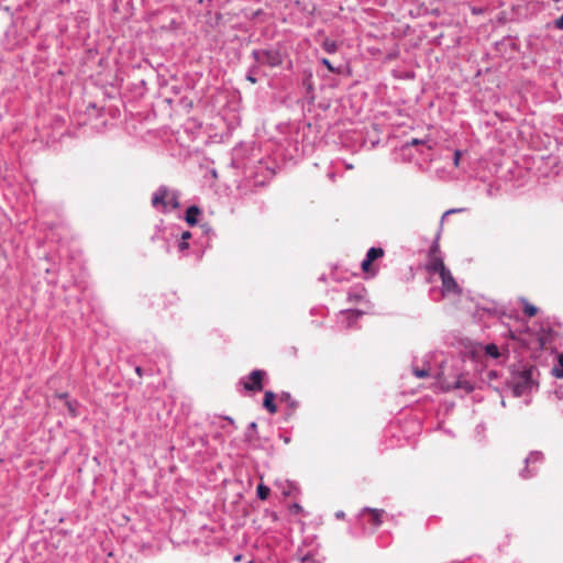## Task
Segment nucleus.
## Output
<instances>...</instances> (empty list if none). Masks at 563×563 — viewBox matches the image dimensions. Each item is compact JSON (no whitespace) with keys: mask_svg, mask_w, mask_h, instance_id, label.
<instances>
[{"mask_svg":"<svg viewBox=\"0 0 563 563\" xmlns=\"http://www.w3.org/2000/svg\"><path fill=\"white\" fill-rule=\"evenodd\" d=\"M537 372V368L532 365L522 366V368L512 372L510 385L516 397L527 395L537 388L538 383L534 379Z\"/></svg>","mask_w":563,"mask_h":563,"instance_id":"f257e3e1","label":"nucleus"},{"mask_svg":"<svg viewBox=\"0 0 563 563\" xmlns=\"http://www.w3.org/2000/svg\"><path fill=\"white\" fill-rule=\"evenodd\" d=\"M152 206L163 213L178 209L180 207L179 192L162 185L152 196Z\"/></svg>","mask_w":563,"mask_h":563,"instance_id":"f03ea898","label":"nucleus"},{"mask_svg":"<svg viewBox=\"0 0 563 563\" xmlns=\"http://www.w3.org/2000/svg\"><path fill=\"white\" fill-rule=\"evenodd\" d=\"M251 55L258 65H265L274 68L283 64V55L277 48L253 49Z\"/></svg>","mask_w":563,"mask_h":563,"instance_id":"7ed1b4c3","label":"nucleus"},{"mask_svg":"<svg viewBox=\"0 0 563 563\" xmlns=\"http://www.w3.org/2000/svg\"><path fill=\"white\" fill-rule=\"evenodd\" d=\"M266 375V372L263 369H254L249 375L243 376L239 380V385L243 386V389L246 391H261Z\"/></svg>","mask_w":563,"mask_h":563,"instance_id":"20e7f679","label":"nucleus"},{"mask_svg":"<svg viewBox=\"0 0 563 563\" xmlns=\"http://www.w3.org/2000/svg\"><path fill=\"white\" fill-rule=\"evenodd\" d=\"M440 278L442 282V294L444 296L450 294L457 295L461 292V288L449 269L441 273Z\"/></svg>","mask_w":563,"mask_h":563,"instance_id":"39448f33","label":"nucleus"},{"mask_svg":"<svg viewBox=\"0 0 563 563\" xmlns=\"http://www.w3.org/2000/svg\"><path fill=\"white\" fill-rule=\"evenodd\" d=\"M542 460H543V455L541 452H538V451L531 452L525 459L526 467L520 472V477H522L525 479L532 477L537 473V468L536 467L530 468L529 465L540 463V462H542Z\"/></svg>","mask_w":563,"mask_h":563,"instance_id":"423d86ee","label":"nucleus"},{"mask_svg":"<svg viewBox=\"0 0 563 563\" xmlns=\"http://www.w3.org/2000/svg\"><path fill=\"white\" fill-rule=\"evenodd\" d=\"M365 514H368L369 515V520L368 522L374 527V528H377L382 525L383 522V516L385 514V511L383 509H376V508H369V507H365L362 509V516H364Z\"/></svg>","mask_w":563,"mask_h":563,"instance_id":"0eeeda50","label":"nucleus"},{"mask_svg":"<svg viewBox=\"0 0 563 563\" xmlns=\"http://www.w3.org/2000/svg\"><path fill=\"white\" fill-rule=\"evenodd\" d=\"M426 269L429 273H438L439 275L446 271L442 256H428Z\"/></svg>","mask_w":563,"mask_h":563,"instance_id":"6e6552de","label":"nucleus"},{"mask_svg":"<svg viewBox=\"0 0 563 563\" xmlns=\"http://www.w3.org/2000/svg\"><path fill=\"white\" fill-rule=\"evenodd\" d=\"M279 401L287 405L288 411L286 412V417L290 418L295 413L296 409L298 408V401L296 399H294L292 396L290 395V393H288V391L280 393Z\"/></svg>","mask_w":563,"mask_h":563,"instance_id":"1a4fd4ad","label":"nucleus"},{"mask_svg":"<svg viewBox=\"0 0 563 563\" xmlns=\"http://www.w3.org/2000/svg\"><path fill=\"white\" fill-rule=\"evenodd\" d=\"M276 395L272 390H266L264 394L263 406L272 415L277 412V406L275 404Z\"/></svg>","mask_w":563,"mask_h":563,"instance_id":"9d476101","label":"nucleus"},{"mask_svg":"<svg viewBox=\"0 0 563 563\" xmlns=\"http://www.w3.org/2000/svg\"><path fill=\"white\" fill-rule=\"evenodd\" d=\"M453 388L455 389H463L464 391L466 393H471L474 390V385L472 382H470L468 379H466L465 377L463 376H460L456 382L454 383V386Z\"/></svg>","mask_w":563,"mask_h":563,"instance_id":"9b49d317","label":"nucleus"},{"mask_svg":"<svg viewBox=\"0 0 563 563\" xmlns=\"http://www.w3.org/2000/svg\"><path fill=\"white\" fill-rule=\"evenodd\" d=\"M200 210L197 206H190L186 211V221L189 225H195L197 223V217L199 216Z\"/></svg>","mask_w":563,"mask_h":563,"instance_id":"f8f14e48","label":"nucleus"},{"mask_svg":"<svg viewBox=\"0 0 563 563\" xmlns=\"http://www.w3.org/2000/svg\"><path fill=\"white\" fill-rule=\"evenodd\" d=\"M384 255V250L382 247H371L367 253H366V256L372 263L382 257Z\"/></svg>","mask_w":563,"mask_h":563,"instance_id":"ddd939ff","label":"nucleus"},{"mask_svg":"<svg viewBox=\"0 0 563 563\" xmlns=\"http://www.w3.org/2000/svg\"><path fill=\"white\" fill-rule=\"evenodd\" d=\"M322 48L328 53V54H333L336 52L338 49V44L335 41L333 40H330V38H325L323 42H322Z\"/></svg>","mask_w":563,"mask_h":563,"instance_id":"4468645a","label":"nucleus"},{"mask_svg":"<svg viewBox=\"0 0 563 563\" xmlns=\"http://www.w3.org/2000/svg\"><path fill=\"white\" fill-rule=\"evenodd\" d=\"M258 68H260V65L257 63H255L254 65H252L249 70H247V74H246V79L252 82V84H256L257 82V78L255 77V75L258 73Z\"/></svg>","mask_w":563,"mask_h":563,"instance_id":"2eb2a0df","label":"nucleus"},{"mask_svg":"<svg viewBox=\"0 0 563 563\" xmlns=\"http://www.w3.org/2000/svg\"><path fill=\"white\" fill-rule=\"evenodd\" d=\"M269 493H271V489L268 486L264 485V484H260L257 485V488H256V495L257 497L261 499V500H265L268 498L269 496Z\"/></svg>","mask_w":563,"mask_h":563,"instance_id":"dca6fc26","label":"nucleus"},{"mask_svg":"<svg viewBox=\"0 0 563 563\" xmlns=\"http://www.w3.org/2000/svg\"><path fill=\"white\" fill-rule=\"evenodd\" d=\"M364 288L356 289L355 291L350 290L347 294V298L350 301L360 300L364 297Z\"/></svg>","mask_w":563,"mask_h":563,"instance_id":"f3484780","label":"nucleus"},{"mask_svg":"<svg viewBox=\"0 0 563 563\" xmlns=\"http://www.w3.org/2000/svg\"><path fill=\"white\" fill-rule=\"evenodd\" d=\"M523 302V311L527 316L533 317L537 314L538 309L533 305L529 303L526 299L521 300Z\"/></svg>","mask_w":563,"mask_h":563,"instance_id":"a211bd4d","label":"nucleus"},{"mask_svg":"<svg viewBox=\"0 0 563 563\" xmlns=\"http://www.w3.org/2000/svg\"><path fill=\"white\" fill-rule=\"evenodd\" d=\"M428 256H441L440 246L438 240H435L428 252Z\"/></svg>","mask_w":563,"mask_h":563,"instance_id":"6ab92c4d","label":"nucleus"},{"mask_svg":"<svg viewBox=\"0 0 563 563\" xmlns=\"http://www.w3.org/2000/svg\"><path fill=\"white\" fill-rule=\"evenodd\" d=\"M413 375L418 378H427L430 376L429 368H413Z\"/></svg>","mask_w":563,"mask_h":563,"instance_id":"aec40b11","label":"nucleus"},{"mask_svg":"<svg viewBox=\"0 0 563 563\" xmlns=\"http://www.w3.org/2000/svg\"><path fill=\"white\" fill-rule=\"evenodd\" d=\"M320 62H321V64H322V65H324V66L329 69V71H331V73H333V74H339V73H340V71H339V69H338V68H335V67L330 63V60H329L328 58H321V59H320Z\"/></svg>","mask_w":563,"mask_h":563,"instance_id":"412c9836","label":"nucleus"},{"mask_svg":"<svg viewBox=\"0 0 563 563\" xmlns=\"http://www.w3.org/2000/svg\"><path fill=\"white\" fill-rule=\"evenodd\" d=\"M486 353L493 357H497L499 355L498 347L495 344H488L486 346Z\"/></svg>","mask_w":563,"mask_h":563,"instance_id":"4be33fe9","label":"nucleus"},{"mask_svg":"<svg viewBox=\"0 0 563 563\" xmlns=\"http://www.w3.org/2000/svg\"><path fill=\"white\" fill-rule=\"evenodd\" d=\"M66 405H67V408H68L69 413H70L73 417H76V416H77V402H76V401L67 400V401H66Z\"/></svg>","mask_w":563,"mask_h":563,"instance_id":"5701e85b","label":"nucleus"},{"mask_svg":"<svg viewBox=\"0 0 563 563\" xmlns=\"http://www.w3.org/2000/svg\"><path fill=\"white\" fill-rule=\"evenodd\" d=\"M426 143L427 142L424 140L411 139L410 141L405 143L404 147L416 146V145H423Z\"/></svg>","mask_w":563,"mask_h":563,"instance_id":"b1692460","label":"nucleus"},{"mask_svg":"<svg viewBox=\"0 0 563 563\" xmlns=\"http://www.w3.org/2000/svg\"><path fill=\"white\" fill-rule=\"evenodd\" d=\"M371 265H372V262H371L367 257H365V258L362 261V263H361V267H362V269H363L365 273H368V272H369V267H371Z\"/></svg>","mask_w":563,"mask_h":563,"instance_id":"393cba45","label":"nucleus"},{"mask_svg":"<svg viewBox=\"0 0 563 563\" xmlns=\"http://www.w3.org/2000/svg\"><path fill=\"white\" fill-rule=\"evenodd\" d=\"M552 374L556 378H563V366L562 367H554L552 369Z\"/></svg>","mask_w":563,"mask_h":563,"instance_id":"a878e982","label":"nucleus"},{"mask_svg":"<svg viewBox=\"0 0 563 563\" xmlns=\"http://www.w3.org/2000/svg\"><path fill=\"white\" fill-rule=\"evenodd\" d=\"M554 26L558 30H563V14L554 21Z\"/></svg>","mask_w":563,"mask_h":563,"instance_id":"bb28decb","label":"nucleus"},{"mask_svg":"<svg viewBox=\"0 0 563 563\" xmlns=\"http://www.w3.org/2000/svg\"><path fill=\"white\" fill-rule=\"evenodd\" d=\"M460 157H461V152L460 151H455L454 152V157H453V163H454V166H459V163H460Z\"/></svg>","mask_w":563,"mask_h":563,"instance_id":"cd10ccee","label":"nucleus"},{"mask_svg":"<svg viewBox=\"0 0 563 563\" xmlns=\"http://www.w3.org/2000/svg\"><path fill=\"white\" fill-rule=\"evenodd\" d=\"M188 247H189L188 242L180 241L179 244H178V249H179L180 252L186 251Z\"/></svg>","mask_w":563,"mask_h":563,"instance_id":"c85d7f7f","label":"nucleus"},{"mask_svg":"<svg viewBox=\"0 0 563 563\" xmlns=\"http://www.w3.org/2000/svg\"><path fill=\"white\" fill-rule=\"evenodd\" d=\"M190 238H191V233L189 231H184L181 233V241L187 242V240L190 239Z\"/></svg>","mask_w":563,"mask_h":563,"instance_id":"c756f323","label":"nucleus"},{"mask_svg":"<svg viewBox=\"0 0 563 563\" xmlns=\"http://www.w3.org/2000/svg\"><path fill=\"white\" fill-rule=\"evenodd\" d=\"M462 209H451V210H448L444 214H443V218L446 217L448 214L450 213H454V212H460Z\"/></svg>","mask_w":563,"mask_h":563,"instance_id":"7c9ffc66","label":"nucleus"},{"mask_svg":"<svg viewBox=\"0 0 563 563\" xmlns=\"http://www.w3.org/2000/svg\"><path fill=\"white\" fill-rule=\"evenodd\" d=\"M242 560V554H236L234 558H233V561L234 562H240Z\"/></svg>","mask_w":563,"mask_h":563,"instance_id":"2f4dec72","label":"nucleus"},{"mask_svg":"<svg viewBox=\"0 0 563 563\" xmlns=\"http://www.w3.org/2000/svg\"><path fill=\"white\" fill-rule=\"evenodd\" d=\"M560 365L563 366V353L559 355Z\"/></svg>","mask_w":563,"mask_h":563,"instance_id":"473e14b6","label":"nucleus"},{"mask_svg":"<svg viewBox=\"0 0 563 563\" xmlns=\"http://www.w3.org/2000/svg\"><path fill=\"white\" fill-rule=\"evenodd\" d=\"M135 372L139 374V376H142V369H141V367H136V368H135Z\"/></svg>","mask_w":563,"mask_h":563,"instance_id":"72a5a7b5","label":"nucleus"},{"mask_svg":"<svg viewBox=\"0 0 563 563\" xmlns=\"http://www.w3.org/2000/svg\"><path fill=\"white\" fill-rule=\"evenodd\" d=\"M351 313L355 314L356 317L360 316L362 312L361 311H350Z\"/></svg>","mask_w":563,"mask_h":563,"instance_id":"f704fd0d","label":"nucleus"},{"mask_svg":"<svg viewBox=\"0 0 563 563\" xmlns=\"http://www.w3.org/2000/svg\"><path fill=\"white\" fill-rule=\"evenodd\" d=\"M292 507L295 508V510H300V506L298 504H295Z\"/></svg>","mask_w":563,"mask_h":563,"instance_id":"c9c22d12","label":"nucleus"},{"mask_svg":"<svg viewBox=\"0 0 563 563\" xmlns=\"http://www.w3.org/2000/svg\"><path fill=\"white\" fill-rule=\"evenodd\" d=\"M250 427H251V429H254V428H256V423H255V422H252V423L250 424Z\"/></svg>","mask_w":563,"mask_h":563,"instance_id":"e433bc0d","label":"nucleus"},{"mask_svg":"<svg viewBox=\"0 0 563 563\" xmlns=\"http://www.w3.org/2000/svg\"><path fill=\"white\" fill-rule=\"evenodd\" d=\"M343 516H344V514H343L342 511H340V512H338V514H336V517H339V518H340V517H343Z\"/></svg>","mask_w":563,"mask_h":563,"instance_id":"4c0bfd02","label":"nucleus"},{"mask_svg":"<svg viewBox=\"0 0 563 563\" xmlns=\"http://www.w3.org/2000/svg\"><path fill=\"white\" fill-rule=\"evenodd\" d=\"M60 398H65V399H67V398H68V395H67V394H63V395H60Z\"/></svg>","mask_w":563,"mask_h":563,"instance_id":"58836bf2","label":"nucleus"},{"mask_svg":"<svg viewBox=\"0 0 563 563\" xmlns=\"http://www.w3.org/2000/svg\"><path fill=\"white\" fill-rule=\"evenodd\" d=\"M225 419H227L228 421H230L231 423H233V420H232V418H230V417H227Z\"/></svg>","mask_w":563,"mask_h":563,"instance_id":"ea45409f","label":"nucleus"},{"mask_svg":"<svg viewBox=\"0 0 563 563\" xmlns=\"http://www.w3.org/2000/svg\"><path fill=\"white\" fill-rule=\"evenodd\" d=\"M553 2H559L560 0H552Z\"/></svg>","mask_w":563,"mask_h":563,"instance_id":"a19ab883","label":"nucleus"},{"mask_svg":"<svg viewBox=\"0 0 563 563\" xmlns=\"http://www.w3.org/2000/svg\"><path fill=\"white\" fill-rule=\"evenodd\" d=\"M247 563H253L252 561H249Z\"/></svg>","mask_w":563,"mask_h":563,"instance_id":"79ce46f5","label":"nucleus"}]
</instances>
